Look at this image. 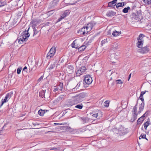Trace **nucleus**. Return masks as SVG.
I'll return each instance as SVG.
<instances>
[{"label":"nucleus","instance_id":"1","mask_svg":"<svg viewBox=\"0 0 151 151\" xmlns=\"http://www.w3.org/2000/svg\"><path fill=\"white\" fill-rule=\"evenodd\" d=\"M29 29V27L27 30L26 29L23 31L19 36L18 37L17 40L18 41L19 44H22L24 42H26L28 40V39L30 36V34L28 32Z\"/></svg>","mask_w":151,"mask_h":151},{"label":"nucleus","instance_id":"2","mask_svg":"<svg viewBox=\"0 0 151 151\" xmlns=\"http://www.w3.org/2000/svg\"><path fill=\"white\" fill-rule=\"evenodd\" d=\"M29 29V27L27 30L26 29L23 31L19 36L18 37L17 40L18 41L19 44H22L24 42H26L28 40V39L30 36V34L28 32Z\"/></svg>","mask_w":151,"mask_h":151},{"label":"nucleus","instance_id":"3","mask_svg":"<svg viewBox=\"0 0 151 151\" xmlns=\"http://www.w3.org/2000/svg\"><path fill=\"white\" fill-rule=\"evenodd\" d=\"M73 93H70L69 94L68 96L69 97H72V98H75V99H76L77 102H78L82 101L83 98L85 96V94L83 93H81L77 96H73Z\"/></svg>","mask_w":151,"mask_h":151},{"label":"nucleus","instance_id":"4","mask_svg":"<svg viewBox=\"0 0 151 151\" xmlns=\"http://www.w3.org/2000/svg\"><path fill=\"white\" fill-rule=\"evenodd\" d=\"M84 83H83V86L84 87H88V86L90 84L92 81V78L89 76L85 77L84 79Z\"/></svg>","mask_w":151,"mask_h":151},{"label":"nucleus","instance_id":"5","mask_svg":"<svg viewBox=\"0 0 151 151\" xmlns=\"http://www.w3.org/2000/svg\"><path fill=\"white\" fill-rule=\"evenodd\" d=\"M144 35L140 34L137 39L138 41L137 43V47L139 48H141L142 46L144 41L143 40V37Z\"/></svg>","mask_w":151,"mask_h":151},{"label":"nucleus","instance_id":"6","mask_svg":"<svg viewBox=\"0 0 151 151\" xmlns=\"http://www.w3.org/2000/svg\"><path fill=\"white\" fill-rule=\"evenodd\" d=\"M74 71V67L72 65H68L67 66V72L70 75V80H68L69 81L72 78H73V76H72V74L73 73Z\"/></svg>","mask_w":151,"mask_h":151},{"label":"nucleus","instance_id":"7","mask_svg":"<svg viewBox=\"0 0 151 151\" xmlns=\"http://www.w3.org/2000/svg\"><path fill=\"white\" fill-rule=\"evenodd\" d=\"M96 24V23L94 21H91L88 23L86 27L88 29V31H91Z\"/></svg>","mask_w":151,"mask_h":151},{"label":"nucleus","instance_id":"8","mask_svg":"<svg viewBox=\"0 0 151 151\" xmlns=\"http://www.w3.org/2000/svg\"><path fill=\"white\" fill-rule=\"evenodd\" d=\"M140 99L142 101V103L140 105V106L139 107V111H138V113L139 114H140L141 112V111L143 110L145 105L144 99L143 98H140Z\"/></svg>","mask_w":151,"mask_h":151},{"label":"nucleus","instance_id":"9","mask_svg":"<svg viewBox=\"0 0 151 151\" xmlns=\"http://www.w3.org/2000/svg\"><path fill=\"white\" fill-rule=\"evenodd\" d=\"M141 49H138V51L142 53H146L149 51V49L146 47H141Z\"/></svg>","mask_w":151,"mask_h":151},{"label":"nucleus","instance_id":"10","mask_svg":"<svg viewBox=\"0 0 151 151\" xmlns=\"http://www.w3.org/2000/svg\"><path fill=\"white\" fill-rule=\"evenodd\" d=\"M85 30H88V29L86 27H84L81 29H79L77 33L80 34V35H84L86 34L87 31H86V32H85Z\"/></svg>","mask_w":151,"mask_h":151},{"label":"nucleus","instance_id":"11","mask_svg":"<svg viewBox=\"0 0 151 151\" xmlns=\"http://www.w3.org/2000/svg\"><path fill=\"white\" fill-rule=\"evenodd\" d=\"M45 90H42L40 92H39V96L40 97L42 98H44L45 99L46 98H47L49 97V92H48V95H47V94H46V96H45Z\"/></svg>","mask_w":151,"mask_h":151},{"label":"nucleus","instance_id":"12","mask_svg":"<svg viewBox=\"0 0 151 151\" xmlns=\"http://www.w3.org/2000/svg\"><path fill=\"white\" fill-rule=\"evenodd\" d=\"M146 112L142 116L139 118L137 121V124H139L142 123L144 120V118L146 116Z\"/></svg>","mask_w":151,"mask_h":151},{"label":"nucleus","instance_id":"13","mask_svg":"<svg viewBox=\"0 0 151 151\" xmlns=\"http://www.w3.org/2000/svg\"><path fill=\"white\" fill-rule=\"evenodd\" d=\"M10 95L9 93H7L4 99H2V100L1 104L0 106V107H1V106L3 105V104L4 103L6 102L7 101V99L9 98H10Z\"/></svg>","mask_w":151,"mask_h":151},{"label":"nucleus","instance_id":"14","mask_svg":"<svg viewBox=\"0 0 151 151\" xmlns=\"http://www.w3.org/2000/svg\"><path fill=\"white\" fill-rule=\"evenodd\" d=\"M88 43L87 42L85 44L84 43L85 45H83L81 46V47H79L78 48V51L79 52H82L86 48L87 46H86V44H87Z\"/></svg>","mask_w":151,"mask_h":151},{"label":"nucleus","instance_id":"15","mask_svg":"<svg viewBox=\"0 0 151 151\" xmlns=\"http://www.w3.org/2000/svg\"><path fill=\"white\" fill-rule=\"evenodd\" d=\"M137 114H135V113H132L133 117L131 119L130 121L131 122H133L137 119Z\"/></svg>","mask_w":151,"mask_h":151},{"label":"nucleus","instance_id":"16","mask_svg":"<svg viewBox=\"0 0 151 151\" xmlns=\"http://www.w3.org/2000/svg\"><path fill=\"white\" fill-rule=\"evenodd\" d=\"M59 1V0H53L50 3L51 7H52L56 6L58 2Z\"/></svg>","mask_w":151,"mask_h":151},{"label":"nucleus","instance_id":"17","mask_svg":"<svg viewBox=\"0 0 151 151\" xmlns=\"http://www.w3.org/2000/svg\"><path fill=\"white\" fill-rule=\"evenodd\" d=\"M56 48L55 47H52L50 49L49 51L50 53H51L52 54L55 55L56 52Z\"/></svg>","mask_w":151,"mask_h":151},{"label":"nucleus","instance_id":"18","mask_svg":"<svg viewBox=\"0 0 151 151\" xmlns=\"http://www.w3.org/2000/svg\"><path fill=\"white\" fill-rule=\"evenodd\" d=\"M116 14V12L113 11H111L107 12L106 13V15L107 16L109 17L111 16H114Z\"/></svg>","mask_w":151,"mask_h":151},{"label":"nucleus","instance_id":"19","mask_svg":"<svg viewBox=\"0 0 151 151\" xmlns=\"http://www.w3.org/2000/svg\"><path fill=\"white\" fill-rule=\"evenodd\" d=\"M150 120L148 119V120L145 123L143 124L145 129L146 130L147 129V128L148 126L150 125Z\"/></svg>","mask_w":151,"mask_h":151},{"label":"nucleus","instance_id":"20","mask_svg":"<svg viewBox=\"0 0 151 151\" xmlns=\"http://www.w3.org/2000/svg\"><path fill=\"white\" fill-rule=\"evenodd\" d=\"M45 111H46L45 110H44L40 109L38 111V113L39 115L40 116H43L44 114L45 113Z\"/></svg>","mask_w":151,"mask_h":151},{"label":"nucleus","instance_id":"21","mask_svg":"<svg viewBox=\"0 0 151 151\" xmlns=\"http://www.w3.org/2000/svg\"><path fill=\"white\" fill-rule=\"evenodd\" d=\"M6 5V2L5 0H1L0 1V7Z\"/></svg>","mask_w":151,"mask_h":151},{"label":"nucleus","instance_id":"22","mask_svg":"<svg viewBox=\"0 0 151 151\" xmlns=\"http://www.w3.org/2000/svg\"><path fill=\"white\" fill-rule=\"evenodd\" d=\"M66 16V12H64L61 15L60 17L58 19V22H59L62 20Z\"/></svg>","mask_w":151,"mask_h":151},{"label":"nucleus","instance_id":"23","mask_svg":"<svg viewBox=\"0 0 151 151\" xmlns=\"http://www.w3.org/2000/svg\"><path fill=\"white\" fill-rule=\"evenodd\" d=\"M116 4V3L113 1L108 3V6H115Z\"/></svg>","mask_w":151,"mask_h":151},{"label":"nucleus","instance_id":"24","mask_svg":"<svg viewBox=\"0 0 151 151\" xmlns=\"http://www.w3.org/2000/svg\"><path fill=\"white\" fill-rule=\"evenodd\" d=\"M86 70V68L84 66H82L80 69V70H81V73L82 74L84 73Z\"/></svg>","mask_w":151,"mask_h":151},{"label":"nucleus","instance_id":"25","mask_svg":"<svg viewBox=\"0 0 151 151\" xmlns=\"http://www.w3.org/2000/svg\"><path fill=\"white\" fill-rule=\"evenodd\" d=\"M54 54H52L51 53H50L48 52L47 54L46 58L47 59H50L51 58H52L54 55Z\"/></svg>","mask_w":151,"mask_h":151},{"label":"nucleus","instance_id":"26","mask_svg":"<svg viewBox=\"0 0 151 151\" xmlns=\"http://www.w3.org/2000/svg\"><path fill=\"white\" fill-rule=\"evenodd\" d=\"M130 9V7L129 6H128L127 7L124 8L122 10V12L124 13H127L128 12L129 10Z\"/></svg>","mask_w":151,"mask_h":151},{"label":"nucleus","instance_id":"27","mask_svg":"<svg viewBox=\"0 0 151 151\" xmlns=\"http://www.w3.org/2000/svg\"><path fill=\"white\" fill-rule=\"evenodd\" d=\"M65 94H62L58 98V99L59 100H63L65 98Z\"/></svg>","mask_w":151,"mask_h":151},{"label":"nucleus","instance_id":"28","mask_svg":"<svg viewBox=\"0 0 151 151\" xmlns=\"http://www.w3.org/2000/svg\"><path fill=\"white\" fill-rule=\"evenodd\" d=\"M121 34V32H118L116 30H115V31L113 32L112 33V35L114 36L118 35Z\"/></svg>","mask_w":151,"mask_h":151},{"label":"nucleus","instance_id":"29","mask_svg":"<svg viewBox=\"0 0 151 151\" xmlns=\"http://www.w3.org/2000/svg\"><path fill=\"white\" fill-rule=\"evenodd\" d=\"M73 129L67 126V132L69 133L72 132H73Z\"/></svg>","mask_w":151,"mask_h":151},{"label":"nucleus","instance_id":"30","mask_svg":"<svg viewBox=\"0 0 151 151\" xmlns=\"http://www.w3.org/2000/svg\"><path fill=\"white\" fill-rule=\"evenodd\" d=\"M119 45L118 43L115 42L113 44V47L115 49H117L119 47Z\"/></svg>","mask_w":151,"mask_h":151},{"label":"nucleus","instance_id":"31","mask_svg":"<svg viewBox=\"0 0 151 151\" xmlns=\"http://www.w3.org/2000/svg\"><path fill=\"white\" fill-rule=\"evenodd\" d=\"M137 103L136 104V105L133 107V109L132 110V113H135V114H137L136 112L137 111Z\"/></svg>","mask_w":151,"mask_h":151},{"label":"nucleus","instance_id":"32","mask_svg":"<svg viewBox=\"0 0 151 151\" xmlns=\"http://www.w3.org/2000/svg\"><path fill=\"white\" fill-rule=\"evenodd\" d=\"M34 29V34L33 35H37L38 33L39 32L40 30V29H39L38 30H37V29H36L35 27H34L33 28Z\"/></svg>","mask_w":151,"mask_h":151},{"label":"nucleus","instance_id":"33","mask_svg":"<svg viewBox=\"0 0 151 151\" xmlns=\"http://www.w3.org/2000/svg\"><path fill=\"white\" fill-rule=\"evenodd\" d=\"M110 101L109 100H107L106 101L104 102V103L105 104L104 106L106 107H108L109 106V104Z\"/></svg>","mask_w":151,"mask_h":151},{"label":"nucleus","instance_id":"34","mask_svg":"<svg viewBox=\"0 0 151 151\" xmlns=\"http://www.w3.org/2000/svg\"><path fill=\"white\" fill-rule=\"evenodd\" d=\"M83 107V106L82 104H81L77 105L75 106V108H78L80 109H81Z\"/></svg>","mask_w":151,"mask_h":151},{"label":"nucleus","instance_id":"35","mask_svg":"<svg viewBox=\"0 0 151 151\" xmlns=\"http://www.w3.org/2000/svg\"><path fill=\"white\" fill-rule=\"evenodd\" d=\"M65 0H64L60 4V6L62 8L66 6V3L65 2Z\"/></svg>","mask_w":151,"mask_h":151},{"label":"nucleus","instance_id":"36","mask_svg":"<svg viewBox=\"0 0 151 151\" xmlns=\"http://www.w3.org/2000/svg\"><path fill=\"white\" fill-rule=\"evenodd\" d=\"M144 2L147 4H151V0H143Z\"/></svg>","mask_w":151,"mask_h":151},{"label":"nucleus","instance_id":"37","mask_svg":"<svg viewBox=\"0 0 151 151\" xmlns=\"http://www.w3.org/2000/svg\"><path fill=\"white\" fill-rule=\"evenodd\" d=\"M55 63H53L52 64H51L50 67L49 68V69L50 70H51L53 69L54 67H55Z\"/></svg>","mask_w":151,"mask_h":151},{"label":"nucleus","instance_id":"38","mask_svg":"<svg viewBox=\"0 0 151 151\" xmlns=\"http://www.w3.org/2000/svg\"><path fill=\"white\" fill-rule=\"evenodd\" d=\"M75 41H74L72 44V47L73 48H77L78 47L77 46L75 45Z\"/></svg>","mask_w":151,"mask_h":151},{"label":"nucleus","instance_id":"39","mask_svg":"<svg viewBox=\"0 0 151 151\" xmlns=\"http://www.w3.org/2000/svg\"><path fill=\"white\" fill-rule=\"evenodd\" d=\"M22 69V68L21 67H19L17 68V73L18 74H19L20 73Z\"/></svg>","mask_w":151,"mask_h":151},{"label":"nucleus","instance_id":"40","mask_svg":"<svg viewBox=\"0 0 151 151\" xmlns=\"http://www.w3.org/2000/svg\"><path fill=\"white\" fill-rule=\"evenodd\" d=\"M59 90H60V89L59 88L58 86H55L54 88L53 89V91L55 92H56Z\"/></svg>","mask_w":151,"mask_h":151},{"label":"nucleus","instance_id":"41","mask_svg":"<svg viewBox=\"0 0 151 151\" xmlns=\"http://www.w3.org/2000/svg\"><path fill=\"white\" fill-rule=\"evenodd\" d=\"M141 15V14H140L139 15H135V18L136 20H139L140 19V17Z\"/></svg>","mask_w":151,"mask_h":151},{"label":"nucleus","instance_id":"42","mask_svg":"<svg viewBox=\"0 0 151 151\" xmlns=\"http://www.w3.org/2000/svg\"><path fill=\"white\" fill-rule=\"evenodd\" d=\"M82 74L81 73V70H77L76 72V75L77 76H79L80 75Z\"/></svg>","mask_w":151,"mask_h":151},{"label":"nucleus","instance_id":"43","mask_svg":"<svg viewBox=\"0 0 151 151\" xmlns=\"http://www.w3.org/2000/svg\"><path fill=\"white\" fill-rule=\"evenodd\" d=\"M146 137V134H143L142 135V134L139 137V139H140L142 138L145 139Z\"/></svg>","mask_w":151,"mask_h":151},{"label":"nucleus","instance_id":"44","mask_svg":"<svg viewBox=\"0 0 151 151\" xmlns=\"http://www.w3.org/2000/svg\"><path fill=\"white\" fill-rule=\"evenodd\" d=\"M38 64V63H37V62H36V65H35L32 68H31V70H33V71H35V70L36 69V68H37V66H36V64Z\"/></svg>","mask_w":151,"mask_h":151},{"label":"nucleus","instance_id":"45","mask_svg":"<svg viewBox=\"0 0 151 151\" xmlns=\"http://www.w3.org/2000/svg\"><path fill=\"white\" fill-rule=\"evenodd\" d=\"M116 82L117 84H122L123 82L122 81L120 80H117L116 81Z\"/></svg>","mask_w":151,"mask_h":151},{"label":"nucleus","instance_id":"46","mask_svg":"<svg viewBox=\"0 0 151 151\" xmlns=\"http://www.w3.org/2000/svg\"><path fill=\"white\" fill-rule=\"evenodd\" d=\"M63 83H60L59 85V87L60 90H61L63 88Z\"/></svg>","mask_w":151,"mask_h":151},{"label":"nucleus","instance_id":"47","mask_svg":"<svg viewBox=\"0 0 151 151\" xmlns=\"http://www.w3.org/2000/svg\"><path fill=\"white\" fill-rule=\"evenodd\" d=\"M122 3H117V5H116V8H118L119 7H122Z\"/></svg>","mask_w":151,"mask_h":151},{"label":"nucleus","instance_id":"48","mask_svg":"<svg viewBox=\"0 0 151 151\" xmlns=\"http://www.w3.org/2000/svg\"><path fill=\"white\" fill-rule=\"evenodd\" d=\"M53 10H52L48 12H47L48 14H49L50 15L52 14L53 13Z\"/></svg>","mask_w":151,"mask_h":151},{"label":"nucleus","instance_id":"49","mask_svg":"<svg viewBox=\"0 0 151 151\" xmlns=\"http://www.w3.org/2000/svg\"><path fill=\"white\" fill-rule=\"evenodd\" d=\"M81 82H80L78 83L77 84V86L76 87V89H77L81 85Z\"/></svg>","mask_w":151,"mask_h":151},{"label":"nucleus","instance_id":"50","mask_svg":"<svg viewBox=\"0 0 151 151\" xmlns=\"http://www.w3.org/2000/svg\"><path fill=\"white\" fill-rule=\"evenodd\" d=\"M106 40L105 39L102 40L101 42V45H103V44H104L106 42Z\"/></svg>","mask_w":151,"mask_h":151},{"label":"nucleus","instance_id":"51","mask_svg":"<svg viewBox=\"0 0 151 151\" xmlns=\"http://www.w3.org/2000/svg\"><path fill=\"white\" fill-rule=\"evenodd\" d=\"M43 78V76H41L38 80V82H40Z\"/></svg>","mask_w":151,"mask_h":151},{"label":"nucleus","instance_id":"52","mask_svg":"<svg viewBox=\"0 0 151 151\" xmlns=\"http://www.w3.org/2000/svg\"><path fill=\"white\" fill-rule=\"evenodd\" d=\"M98 116V113L94 114L92 115V116H93V117H94L95 118H96Z\"/></svg>","mask_w":151,"mask_h":151},{"label":"nucleus","instance_id":"53","mask_svg":"<svg viewBox=\"0 0 151 151\" xmlns=\"http://www.w3.org/2000/svg\"><path fill=\"white\" fill-rule=\"evenodd\" d=\"M146 92H148V91H142L141 93L140 94L143 96V95Z\"/></svg>","mask_w":151,"mask_h":151},{"label":"nucleus","instance_id":"54","mask_svg":"<svg viewBox=\"0 0 151 151\" xmlns=\"http://www.w3.org/2000/svg\"><path fill=\"white\" fill-rule=\"evenodd\" d=\"M27 69V67L26 66H25L23 68V70L24 71L26 70Z\"/></svg>","mask_w":151,"mask_h":151},{"label":"nucleus","instance_id":"55","mask_svg":"<svg viewBox=\"0 0 151 151\" xmlns=\"http://www.w3.org/2000/svg\"><path fill=\"white\" fill-rule=\"evenodd\" d=\"M87 118H81V119H82V120H83V121H86V120H87Z\"/></svg>","mask_w":151,"mask_h":151},{"label":"nucleus","instance_id":"56","mask_svg":"<svg viewBox=\"0 0 151 151\" xmlns=\"http://www.w3.org/2000/svg\"><path fill=\"white\" fill-rule=\"evenodd\" d=\"M54 124H55V125H62V123H61V124H59V123H54Z\"/></svg>","mask_w":151,"mask_h":151},{"label":"nucleus","instance_id":"57","mask_svg":"<svg viewBox=\"0 0 151 151\" xmlns=\"http://www.w3.org/2000/svg\"><path fill=\"white\" fill-rule=\"evenodd\" d=\"M131 73H130L129 75V77H128V81H129L130 78V77H131Z\"/></svg>","mask_w":151,"mask_h":151},{"label":"nucleus","instance_id":"58","mask_svg":"<svg viewBox=\"0 0 151 151\" xmlns=\"http://www.w3.org/2000/svg\"><path fill=\"white\" fill-rule=\"evenodd\" d=\"M143 98V96L140 94V96L139 97V98H140H140Z\"/></svg>","mask_w":151,"mask_h":151},{"label":"nucleus","instance_id":"59","mask_svg":"<svg viewBox=\"0 0 151 151\" xmlns=\"http://www.w3.org/2000/svg\"><path fill=\"white\" fill-rule=\"evenodd\" d=\"M19 134V132H17V131H16V133H15V135H17V134Z\"/></svg>","mask_w":151,"mask_h":151},{"label":"nucleus","instance_id":"60","mask_svg":"<svg viewBox=\"0 0 151 151\" xmlns=\"http://www.w3.org/2000/svg\"><path fill=\"white\" fill-rule=\"evenodd\" d=\"M70 13V12H69V10L68 11V12H67V15H68Z\"/></svg>","mask_w":151,"mask_h":151},{"label":"nucleus","instance_id":"61","mask_svg":"<svg viewBox=\"0 0 151 151\" xmlns=\"http://www.w3.org/2000/svg\"><path fill=\"white\" fill-rule=\"evenodd\" d=\"M110 31H111L110 30H109L108 32V35H109V34L111 33Z\"/></svg>","mask_w":151,"mask_h":151},{"label":"nucleus","instance_id":"62","mask_svg":"<svg viewBox=\"0 0 151 151\" xmlns=\"http://www.w3.org/2000/svg\"><path fill=\"white\" fill-rule=\"evenodd\" d=\"M121 3H122V7L125 5V4H123L122 2H121Z\"/></svg>","mask_w":151,"mask_h":151},{"label":"nucleus","instance_id":"63","mask_svg":"<svg viewBox=\"0 0 151 151\" xmlns=\"http://www.w3.org/2000/svg\"><path fill=\"white\" fill-rule=\"evenodd\" d=\"M123 4H125V5L126 4V2H122Z\"/></svg>","mask_w":151,"mask_h":151},{"label":"nucleus","instance_id":"64","mask_svg":"<svg viewBox=\"0 0 151 151\" xmlns=\"http://www.w3.org/2000/svg\"><path fill=\"white\" fill-rule=\"evenodd\" d=\"M32 70H31V68H30L29 69V72L30 71L31 72Z\"/></svg>","mask_w":151,"mask_h":151}]
</instances>
